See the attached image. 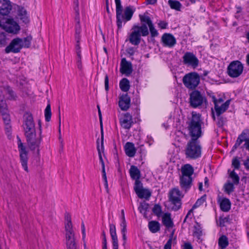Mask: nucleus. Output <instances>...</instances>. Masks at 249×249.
<instances>
[{
  "mask_svg": "<svg viewBox=\"0 0 249 249\" xmlns=\"http://www.w3.org/2000/svg\"><path fill=\"white\" fill-rule=\"evenodd\" d=\"M204 101H206L205 98L198 90H194L190 95V105L194 108L202 105Z\"/></svg>",
  "mask_w": 249,
  "mask_h": 249,
  "instance_id": "nucleus-15",
  "label": "nucleus"
},
{
  "mask_svg": "<svg viewBox=\"0 0 249 249\" xmlns=\"http://www.w3.org/2000/svg\"><path fill=\"white\" fill-rule=\"evenodd\" d=\"M13 26H9L7 29V31L9 33H16L19 30V25L15 22H14Z\"/></svg>",
  "mask_w": 249,
  "mask_h": 249,
  "instance_id": "nucleus-40",
  "label": "nucleus"
},
{
  "mask_svg": "<svg viewBox=\"0 0 249 249\" xmlns=\"http://www.w3.org/2000/svg\"><path fill=\"white\" fill-rule=\"evenodd\" d=\"M208 95L210 98H212V101L214 104V109H216L219 111L218 108L217 107V104L216 103V98L212 92H207Z\"/></svg>",
  "mask_w": 249,
  "mask_h": 249,
  "instance_id": "nucleus-49",
  "label": "nucleus"
},
{
  "mask_svg": "<svg viewBox=\"0 0 249 249\" xmlns=\"http://www.w3.org/2000/svg\"><path fill=\"white\" fill-rule=\"evenodd\" d=\"M17 138L18 140V146L19 152L20 161L24 170L28 172L29 171L27 165L28 160V152L18 136H17Z\"/></svg>",
  "mask_w": 249,
  "mask_h": 249,
  "instance_id": "nucleus-10",
  "label": "nucleus"
},
{
  "mask_svg": "<svg viewBox=\"0 0 249 249\" xmlns=\"http://www.w3.org/2000/svg\"><path fill=\"white\" fill-rule=\"evenodd\" d=\"M52 112L50 104H48L45 109V118L46 122H50L51 119Z\"/></svg>",
  "mask_w": 249,
  "mask_h": 249,
  "instance_id": "nucleus-37",
  "label": "nucleus"
},
{
  "mask_svg": "<svg viewBox=\"0 0 249 249\" xmlns=\"http://www.w3.org/2000/svg\"><path fill=\"white\" fill-rule=\"evenodd\" d=\"M141 25H134L129 36V41L132 45L138 46L141 42V36H146L150 33L151 38H154L159 34L151 19L146 13L139 15Z\"/></svg>",
  "mask_w": 249,
  "mask_h": 249,
  "instance_id": "nucleus-1",
  "label": "nucleus"
},
{
  "mask_svg": "<svg viewBox=\"0 0 249 249\" xmlns=\"http://www.w3.org/2000/svg\"><path fill=\"white\" fill-rule=\"evenodd\" d=\"M232 166L235 169H239L240 167V162L237 157H235L232 160Z\"/></svg>",
  "mask_w": 249,
  "mask_h": 249,
  "instance_id": "nucleus-48",
  "label": "nucleus"
},
{
  "mask_svg": "<svg viewBox=\"0 0 249 249\" xmlns=\"http://www.w3.org/2000/svg\"><path fill=\"white\" fill-rule=\"evenodd\" d=\"M186 158L196 160L201 156L202 146L198 140L191 139L187 142L184 149Z\"/></svg>",
  "mask_w": 249,
  "mask_h": 249,
  "instance_id": "nucleus-6",
  "label": "nucleus"
},
{
  "mask_svg": "<svg viewBox=\"0 0 249 249\" xmlns=\"http://www.w3.org/2000/svg\"><path fill=\"white\" fill-rule=\"evenodd\" d=\"M58 112H59V139L61 141V143H62L63 140L61 139V130H60V125H61V117H60V107H59L58 108Z\"/></svg>",
  "mask_w": 249,
  "mask_h": 249,
  "instance_id": "nucleus-54",
  "label": "nucleus"
},
{
  "mask_svg": "<svg viewBox=\"0 0 249 249\" xmlns=\"http://www.w3.org/2000/svg\"><path fill=\"white\" fill-rule=\"evenodd\" d=\"M148 207L149 205L148 203H141L138 209L140 213H143L145 215L146 214V213L148 209Z\"/></svg>",
  "mask_w": 249,
  "mask_h": 249,
  "instance_id": "nucleus-46",
  "label": "nucleus"
},
{
  "mask_svg": "<svg viewBox=\"0 0 249 249\" xmlns=\"http://www.w3.org/2000/svg\"><path fill=\"white\" fill-rule=\"evenodd\" d=\"M134 189L140 198L148 200L151 196V193L148 189L143 188L142 182L139 184H134Z\"/></svg>",
  "mask_w": 249,
  "mask_h": 249,
  "instance_id": "nucleus-18",
  "label": "nucleus"
},
{
  "mask_svg": "<svg viewBox=\"0 0 249 249\" xmlns=\"http://www.w3.org/2000/svg\"><path fill=\"white\" fill-rule=\"evenodd\" d=\"M148 228L151 232L156 233L160 230V224L157 221H151L148 223Z\"/></svg>",
  "mask_w": 249,
  "mask_h": 249,
  "instance_id": "nucleus-32",
  "label": "nucleus"
},
{
  "mask_svg": "<svg viewBox=\"0 0 249 249\" xmlns=\"http://www.w3.org/2000/svg\"><path fill=\"white\" fill-rule=\"evenodd\" d=\"M7 93L9 95V98L10 100H15L17 96L15 92L10 87L7 88Z\"/></svg>",
  "mask_w": 249,
  "mask_h": 249,
  "instance_id": "nucleus-50",
  "label": "nucleus"
},
{
  "mask_svg": "<svg viewBox=\"0 0 249 249\" xmlns=\"http://www.w3.org/2000/svg\"><path fill=\"white\" fill-rule=\"evenodd\" d=\"M152 211L155 215L159 216L161 213V207L159 204H155L153 208Z\"/></svg>",
  "mask_w": 249,
  "mask_h": 249,
  "instance_id": "nucleus-47",
  "label": "nucleus"
},
{
  "mask_svg": "<svg viewBox=\"0 0 249 249\" xmlns=\"http://www.w3.org/2000/svg\"><path fill=\"white\" fill-rule=\"evenodd\" d=\"M109 232L112 240V245H118L116 227L113 224H109Z\"/></svg>",
  "mask_w": 249,
  "mask_h": 249,
  "instance_id": "nucleus-28",
  "label": "nucleus"
},
{
  "mask_svg": "<svg viewBox=\"0 0 249 249\" xmlns=\"http://www.w3.org/2000/svg\"><path fill=\"white\" fill-rule=\"evenodd\" d=\"M194 235L199 238L202 234V231L200 226L197 223L196 225L194 226Z\"/></svg>",
  "mask_w": 249,
  "mask_h": 249,
  "instance_id": "nucleus-41",
  "label": "nucleus"
},
{
  "mask_svg": "<svg viewBox=\"0 0 249 249\" xmlns=\"http://www.w3.org/2000/svg\"><path fill=\"white\" fill-rule=\"evenodd\" d=\"M97 149L98 152L100 162L101 163L102 166H105V163H104V161L103 160V158H102V155H101V150H103L104 148H102L101 147V148H100V146L99 144V139H98L97 140Z\"/></svg>",
  "mask_w": 249,
  "mask_h": 249,
  "instance_id": "nucleus-44",
  "label": "nucleus"
},
{
  "mask_svg": "<svg viewBox=\"0 0 249 249\" xmlns=\"http://www.w3.org/2000/svg\"><path fill=\"white\" fill-rule=\"evenodd\" d=\"M217 116V121L216 124L219 127H222L226 121V118L221 116V115H216Z\"/></svg>",
  "mask_w": 249,
  "mask_h": 249,
  "instance_id": "nucleus-45",
  "label": "nucleus"
},
{
  "mask_svg": "<svg viewBox=\"0 0 249 249\" xmlns=\"http://www.w3.org/2000/svg\"><path fill=\"white\" fill-rule=\"evenodd\" d=\"M230 177L232 180V183L235 185H238L239 183V177L238 175L235 172L234 170L231 171L230 174Z\"/></svg>",
  "mask_w": 249,
  "mask_h": 249,
  "instance_id": "nucleus-38",
  "label": "nucleus"
},
{
  "mask_svg": "<svg viewBox=\"0 0 249 249\" xmlns=\"http://www.w3.org/2000/svg\"><path fill=\"white\" fill-rule=\"evenodd\" d=\"M120 123L124 128L129 129L133 124L132 116L128 113H125L124 116L120 119Z\"/></svg>",
  "mask_w": 249,
  "mask_h": 249,
  "instance_id": "nucleus-20",
  "label": "nucleus"
},
{
  "mask_svg": "<svg viewBox=\"0 0 249 249\" xmlns=\"http://www.w3.org/2000/svg\"><path fill=\"white\" fill-rule=\"evenodd\" d=\"M200 76L196 72H191L186 74L182 78V82L188 89H196L200 83Z\"/></svg>",
  "mask_w": 249,
  "mask_h": 249,
  "instance_id": "nucleus-8",
  "label": "nucleus"
},
{
  "mask_svg": "<svg viewBox=\"0 0 249 249\" xmlns=\"http://www.w3.org/2000/svg\"><path fill=\"white\" fill-rule=\"evenodd\" d=\"M124 151L126 155L129 157H134L136 149L133 143L127 142L124 145Z\"/></svg>",
  "mask_w": 249,
  "mask_h": 249,
  "instance_id": "nucleus-25",
  "label": "nucleus"
},
{
  "mask_svg": "<svg viewBox=\"0 0 249 249\" xmlns=\"http://www.w3.org/2000/svg\"><path fill=\"white\" fill-rule=\"evenodd\" d=\"M206 195H204L200 198L198 199L194 205L193 206V209H196L203 204L206 201Z\"/></svg>",
  "mask_w": 249,
  "mask_h": 249,
  "instance_id": "nucleus-39",
  "label": "nucleus"
},
{
  "mask_svg": "<svg viewBox=\"0 0 249 249\" xmlns=\"http://www.w3.org/2000/svg\"><path fill=\"white\" fill-rule=\"evenodd\" d=\"M7 110V105L4 99L0 100V112H3Z\"/></svg>",
  "mask_w": 249,
  "mask_h": 249,
  "instance_id": "nucleus-51",
  "label": "nucleus"
},
{
  "mask_svg": "<svg viewBox=\"0 0 249 249\" xmlns=\"http://www.w3.org/2000/svg\"><path fill=\"white\" fill-rule=\"evenodd\" d=\"M81 228H82L83 239H84L86 237V231H85V226H84L83 222L82 223Z\"/></svg>",
  "mask_w": 249,
  "mask_h": 249,
  "instance_id": "nucleus-63",
  "label": "nucleus"
},
{
  "mask_svg": "<svg viewBox=\"0 0 249 249\" xmlns=\"http://www.w3.org/2000/svg\"><path fill=\"white\" fill-rule=\"evenodd\" d=\"M159 27L161 29H166L168 26V23L165 21L160 20L158 24Z\"/></svg>",
  "mask_w": 249,
  "mask_h": 249,
  "instance_id": "nucleus-53",
  "label": "nucleus"
},
{
  "mask_svg": "<svg viewBox=\"0 0 249 249\" xmlns=\"http://www.w3.org/2000/svg\"><path fill=\"white\" fill-rule=\"evenodd\" d=\"M180 196V192L177 188L172 189L169 193V200L173 205L172 209L175 211L178 210L181 208V202Z\"/></svg>",
  "mask_w": 249,
  "mask_h": 249,
  "instance_id": "nucleus-12",
  "label": "nucleus"
},
{
  "mask_svg": "<svg viewBox=\"0 0 249 249\" xmlns=\"http://www.w3.org/2000/svg\"><path fill=\"white\" fill-rule=\"evenodd\" d=\"M18 15L20 19L25 23H27L29 22V19L27 14V11L23 7H20L18 9Z\"/></svg>",
  "mask_w": 249,
  "mask_h": 249,
  "instance_id": "nucleus-31",
  "label": "nucleus"
},
{
  "mask_svg": "<svg viewBox=\"0 0 249 249\" xmlns=\"http://www.w3.org/2000/svg\"><path fill=\"white\" fill-rule=\"evenodd\" d=\"M129 172L131 178L135 180V184H139L141 183L140 180L141 176V171L137 166L131 165Z\"/></svg>",
  "mask_w": 249,
  "mask_h": 249,
  "instance_id": "nucleus-24",
  "label": "nucleus"
},
{
  "mask_svg": "<svg viewBox=\"0 0 249 249\" xmlns=\"http://www.w3.org/2000/svg\"><path fill=\"white\" fill-rule=\"evenodd\" d=\"M182 59L184 65L192 66L194 68H196L198 65L199 60L193 53L189 52L185 53Z\"/></svg>",
  "mask_w": 249,
  "mask_h": 249,
  "instance_id": "nucleus-17",
  "label": "nucleus"
},
{
  "mask_svg": "<svg viewBox=\"0 0 249 249\" xmlns=\"http://www.w3.org/2000/svg\"><path fill=\"white\" fill-rule=\"evenodd\" d=\"M245 148L249 151V138L246 139V142L241 147V148L243 149Z\"/></svg>",
  "mask_w": 249,
  "mask_h": 249,
  "instance_id": "nucleus-59",
  "label": "nucleus"
},
{
  "mask_svg": "<svg viewBox=\"0 0 249 249\" xmlns=\"http://www.w3.org/2000/svg\"><path fill=\"white\" fill-rule=\"evenodd\" d=\"M172 242L171 239H168L164 247V249H171Z\"/></svg>",
  "mask_w": 249,
  "mask_h": 249,
  "instance_id": "nucleus-62",
  "label": "nucleus"
},
{
  "mask_svg": "<svg viewBox=\"0 0 249 249\" xmlns=\"http://www.w3.org/2000/svg\"><path fill=\"white\" fill-rule=\"evenodd\" d=\"M218 245L221 249H226L229 245V241L227 237L223 235L218 239Z\"/></svg>",
  "mask_w": 249,
  "mask_h": 249,
  "instance_id": "nucleus-34",
  "label": "nucleus"
},
{
  "mask_svg": "<svg viewBox=\"0 0 249 249\" xmlns=\"http://www.w3.org/2000/svg\"><path fill=\"white\" fill-rule=\"evenodd\" d=\"M120 88L124 92H127L130 89V84L129 80L125 78H123L120 82Z\"/></svg>",
  "mask_w": 249,
  "mask_h": 249,
  "instance_id": "nucleus-33",
  "label": "nucleus"
},
{
  "mask_svg": "<svg viewBox=\"0 0 249 249\" xmlns=\"http://www.w3.org/2000/svg\"><path fill=\"white\" fill-rule=\"evenodd\" d=\"M102 172L103 174V178L105 179L107 178L106 173L105 171V166H102Z\"/></svg>",
  "mask_w": 249,
  "mask_h": 249,
  "instance_id": "nucleus-64",
  "label": "nucleus"
},
{
  "mask_svg": "<svg viewBox=\"0 0 249 249\" xmlns=\"http://www.w3.org/2000/svg\"><path fill=\"white\" fill-rule=\"evenodd\" d=\"M126 52L130 56H133L135 53V50L133 47H129L127 48Z\"/></svg>",
  "mask_w": 249,
  "mask_h": 249,
  "instance_id": "nucleus-57",
  "label": "nucleus"
},
{
  "mask_svg": "<svg viewBox=\"0 0 249 249\" xmlns=\"http://www.w3.org/2000/svg\"><path fill=\"white\" fill-rule=\"evenodd\" d=\"M38 128L39 130V137L41 138V141L42 140V126H41V121L40 120H38Z\"/></svg>",
  "mask_w": 249,
  "mask_h": 249,
  "instance_id": "nucleus-60",
  "label": "nucleus"
},
{
  "mask_svg": "<svg viewBox=\"0 0 249 249\" xmlns=\"http://www.w3.org/2000/svg\"><path fill=\"white\" fill-rule=\"evenodd\" d=\"M161 40L164 46L171 48L176 44L175 37L170 33H164L162 36Z\"/></svg>",
  "mask_w": 249,
  "mask_h": 249,
  "instance_id": "nucleus-19",
  "label": "nucleus"
},
{
  "mask_svg": "<svg viewBox=\"0 0 249 249\" xmlns=\"http://www.w3.org/2000/svg\"><path fill=\"white\" fill-rule=\"evenodd\" d=\"M202 121L199 114H192L191 120L187 122V129L191 139L198 140L202 135Z\"/></svg>",
  "mask_w": 249,
  "mask_h": 249,
  "instance_id": "nucleus-4",
  "label": "nucleus"
},
{
  "mask_svg": "<svg viewBox=\"0 0 249 249\" xmlns=\"http://www.w3.org/2000/svg\"><path fill=\"white\" fill-rule=\"evenodd\" d=\"M22 127L29 148L31 151L36 149L37 154L39 155L41 138L36 136L35 122L31 113L26 112L24 114Z\"/></svg>",
  "mask_w": 249,
  "mask_h": 249,
  "instance_id": "nucleus-2",
  "label": "nucleus"
},
{
  "mask_svg": "<svg viewBox=\"0 0 249 249\" xmlns=\"http://www.w3.org/2000/svg\"><path fill=\"white\" fill-rule=\"evenodd\" d=\"M220 207L223 212H227L230 211L231 207V203L229 199L224 198L220 203Z\"/></svg>",
  "mask_w": 249,
  "mask_h": 249,
  "instance_id": "nucleus-29",
  "label": "nucleus"
},
{
  "mask_svg": "<svg viewBox=\"0 0 249 249\" xmlns=\"http://www.w3.org/2000/svg\"><path fill=\"white\" fill-rule=\"evenodd\" d=\"M4 124L10 123L11 120L8 110L0 112Z\"/></svg>",
  "mask_w": 249,
  "mask_h": 249,
  "instance_id": "nucleus-42",
  "label": "nucleus"
},
{
  "mask_svg": "<svg viewBox=\"0 0 249 249\" xmlns=\"http://www.w3.org/2000/svg\"><path fill=\"white\" fill-rule=\"evenodd\" d=\"M12 6L9 0H0V14L8 15L12 10Z\"/></svg>",
  "mask_w": 249,
  "mask_h": 249,
  "instance_id": "nucleus-23",
  "label": "nucleus"
},
{
  "mask_svg": "<svg viewBox=\"0 0 249 249\" xmlns=\"http://www.w3.org/2000/svg\"><path fill=\"white\" fill-rule=\"evenodd\" d=\"M243 69L244 66L240 61H233L228 66L227 73L231 78H237L243 73Z\"/></svg>",
  "mask_w": 249,
  "mask_h": 249,
  "instance_id": "nucleus-9",
  "label": "nucleus"
},
{
  "mask_svg": "<svg viewBox=\"0 0 249 249\" xmlns=\"http://www.w3.org/2000/svg\"><path fill=\"white\" fill-rule=\"evenodd\" d=\"M162 223L166 228L169 229L174 226V223L171 219V214L170 213H165L162 216Z\"/></svg>",
  "mask_w": 249,
  "mask_h": 249,
  "instance_id": "nucleus-26",
  "label": "nucleus"
},
{
  "mask_svg": "<svg viewBox=\"0 0 249 249\" xmlns=\"http://www.w3.org/2000/svg\"><path fill=\"white\" fill-rule=\"evenodd\" d=\"M65 240L67 249H78L76 242L75 233L73 230L71 216L69 213H65Z\"/></svg>",
  "mask_w": 249,
  "mask_h": 249,
  "instance_id": "nucleus-5",
  "label": "nucleus"
},
{
  "mask_svg": "<svg viewBox=\"0 0 249 249\" xmlns=\"http://www.w3.org/2000/svg\"><path fill=\"white\" fill-rule=\"evenodd\" d=\"M246 137V134L244 132H242V133L238 136L236 142L232 147V151H235L243 142H246V139H247Z\"/></svg>",
  "mask_w": 249,
  "mask_h": 249,
  "instance_id": "nucleus-30",
  "label": "nucleus"
},
{
  "mask_svg": "<svg viewBox=\"0 0 249 249\" xmlns=\"http://www.w3.org/2000/svg\"><path fill=\"white\" fill-rule=\"evenodd\" d=\"M133 71L131 62L127 61L125 58L122 59L121 62L120 72L126 75L130 74Z\"/></svg>",
  "mask_w": 249,
  "mask_h": 249,
  "instance_id": "nucleus-21",
  "label": "nucleus"
},
{
  "mask_svg": "<svg viewBox=\"0 0 249 249\" xmlns=\"http://www.w3.org/2000/svg\"><path fill=\"white\" fill-rule=\"evenodd\" d=\"M32 39L31 36H28L22 39V47L29 48L31 45Z\"/></svg>",
  "mask_w": 249,
  "mask_h": 249,
  "instance_id": "nucleus-43",
  "label": "nucleus"
},
{
  "mask_svg": "<svg viewBox=\"0 0 249 249\" xmlns=\"http://www.w3.org/2000/svg\"><path fill=\"white\" fill-rule=\"evenodd\" d=\"M100 120V124L101 127V148H103V143H104V132H103V122H102V118L99 119Z\"/></svg>",
  "mask_w": 249,
  "mask_h": 249,
  "instance_id": "nucleus-52",
  "label": "nucleus"
},
{
  "mask_svg": "<svg viewBox=\"0 0 249 249\" xmlns=\"http://www.w3.org/2000/svg\"><path fill=\"white\" fill-rule=\"evenodd\" d=\"M10 123H8V124H5V131H6V134H7V135L9 136L10 134H11V126L10 124Z\"/></svg>",
  "mask_w": 249,
  "mask_h": 249,
  "instance_id": "nucleus-56",
  "label": "nucleus"
},
{
  "mask_svg": "<svg viewBox=\"0 0 249 249\" xmlns=\"http://www.w3.org/2000/svg\"><path fill=\"white\" fill-rule=\"evenodd\" d=\"M17 138L18 140V146L19 152L20 161L24 170L28 172L29 171L27 165L28 160V152L18 136H17Z\"/></svg>",
  "mask_w": 249,
  "mask_h": 249,
  "instance_id": "nucleus-11",
  "label": "nucleus"
},
{
  "mask_svg": "<svg viewBox=\"0 0 249 249\" xmlns=\"http://www.w3.org/2000/svg\"><path fill=\"white\" fill-rule=\"evenodd\" d=\"M243 164L247 170H249V157L243 161Z\"/></svg>",
  "mask_w": 249,
  "mask_h": 249,
  "instance_id": "nucleus-61",
  "label": "nucleus"
},
{
  "mask_svg": "<svg viewBox=\"0 0 249 249\" xmlns=\"http://www.w3.org/2000/svg\"><path fill=\"white\" fill-rule=\"evenodd\" d=\"M76 44L75 45V51L76 53L77 54V58H76V64L77 68L79 70H82V60H81V50H80V40H78V42H77V40H75Z\"/></svg>",
  "mask_w": 249,
  "mask_h": 249,
  "instance_id": "nucleus-27",
  "label": "nucleus"
},
{
  "mask_svg": "<svg viewBox=\"0 0 249 249\" xmlns=\"http://www.w3.org/2000/svg\"><path fill=\"white\" fill-rule=\"evenodd\" d=\"M234 184L230 181H228L224 184V192L228 195L231 194L234 191Z\"/></svg>",
  "mask_w": 249,
  "mask_h": 249,
  "instance_id": "nucleus-36",
  "label": "nucleus"
},
{
  "mask_svg": "<svg viewBox=\"0 0 249 249\" xmlns=\"http://www.w3.org/2000/svg\"><path fill=\"white\" fill-rule=\"evenodd\" d=\"M116 4V23L118 28L121 29L122 27L123 22H126L131 20L135 9L132 6H128L125 8L124 14L123 15V6L121 0H115Z\"/></svg>",
  "mask_w": 249,
  "mask_h": 249,
  "instance_id": "nucleus-3",
  "label": "nucleus"
},
{
  "mask_svg": "<svg viewBox=\"0 0 249 249\" xmlns=\"http://www.w3.org/2000/svg\"><path fill=\"white\" fill-rule=\"evenodd\" d=\"M22 48V39L17 37L11 41L9 45L6 47L5 51L6 53H18Z\"/></svg>",
  "mask_w": 249,
  "mask_h": 249,
  "instance_id": "nucleus-16",
  "label": "nucleus"
},
{
  "mask_svg": "<svg viewBox=\"0 0 249 249\" xmlns=\"http://www.w3.org/2000/svg\"><path fill=\"white\" fill-rule=\"evenodd\" d=\"M105 88L107 91L109 89V79L107 74L106 75L105 77Z\"/></svg>",
  "mask_w": 249,
  "mask_h": 249,
  "instance_id": "nucleus-55",
  "label": "nucleus"
},
{
  "mask_svg": "<svg viewBox=\"0 0 249 249\" xmlns=\"http://www.w3.org/2000/svg\"><path fill=\"white\" fill-rule=\"evenodd\" d=\"M168 4L171 9L177 11H180L181 7V4L179 1L176 0H169Z\"/></svg>",
  "mask_w": 249,
  "mask_h": 249,
  "instance_id": "nucleus-35",
  "label": "nucleus"
},
{
  "mask_svg": "<svg viewBox=\"0 0 249 249\" xmlns=\"http://www.w3.org/2000/svg\"><path fill=\"white\" fill-rule=\"evenodd\" d=\"M182 176L180 177V185L181 189L185 192L188 191L192 185V175L194 170L193 166L186 164L182 166L181 169Z\"/></svg>",
  "mask_w": 249,
  "mask_h": 249,
  "instance_id": "nucleus-7",
  "label": "nucleus"
},
{
  "mask_svg": "<svg viewBox=\"0 0 249 249\" xmlns=\"http://www.w3.org/2000/svg\"><path fill=\"white\" fill-rule=\"evenodd\" d=\"M74 10L75 12V21L76 22L75 26V40H81V27L80 24V14L79 10V2L78 0H74Z\"/></svg>",
  "mask_w": 249,
  "mask_h": 249,
  "instance_id": "nucleus-13",
  "label": "nucleus"
},
{
  "mask_svg": "<svg viewBox=\"0 0 249 249\" xmlns=\"http://www.w3.org/2000/svg\"><path fill=\"white\" fill-rule=\"evenodd\" d=\"M182 249H193V248L190 242H185L182 246Z\"/></svg>",
  "mask_w": 249,
  "mask_h": 249,
  "instance_id": "nucleus-58",
  "label": "nucleus"
},
{
  "mask_svg": "<svg viewBox=\"0 0 249 249\" xmlns=\"http://www.w3.org/2000/svg\"><path fill=\"white\" fill-rule=\"evenodd\" d=\"M119 106L122 110H127L130 106V98L127 93L123 94L119 98Z\"/></svg>",
  "mask_w": 249,
  "mask_h": 249,
  "instance_id": "nucleus-22",
  "label": "nucleus"
},
{
  "mask_svg": "<svg viewBox=\"0 0 249 249\" xmlns=\"http://www.w3.org/2000/svg\"><path fill=\"white\" fill-rule=\"evenodd\" d=\"M231 101V100L229 99L224 103V100L222 98H219L218 99H216V103L219 111H217L216 109H214V112L213 109L212 108V117L214 120H215V114L216 115H219L224 113L229 108Z\"/></svg>",
  "mask_w": 249,
  "mask_h": 249,
  "instance_id": "nucleus-14",
  "label": "nucleus"
}]
</instances>
